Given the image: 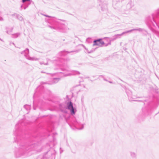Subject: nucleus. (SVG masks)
<instances>
[{"label": "nucleus", "instance_id": "nucleus-1", "mask_svg": "<svg viewBox=\"0 0 159 159\" xmlns=\"http://www.w3.org/2000/svg\"><path fill=\"white\" fill-rule=\"evenodd\" d=\"M35 144H32L28 146L23 145L20 144L19 147L16 149L15 154V157L19 158L24 156L27 157L31 155L30 152L31 151L33 150Z\"/></svg>", "mask_w": 159, "mask_h": 159}, {"label": "nucleus", "instance_id": "nucleus-2", "mask_svg": "<svg viewBox=\"0 0 159 159\" xmlns=\"http://www.w3.org/2000/svg\"><path fill=\"white\" fill-rule=\"evenodd\" d=\"M126 92L128 96L129 99L130 101H142L140 100H136V99L138 98V97H137L135 95H133V92L131 91V90H126Z\"/></svg>", "mask_w": 159, "mask_h": 159}, {"label": "nucleus", "instance_id": "nucleus-3", "mask_svg": "<svg viewBox=\"0 0 159 159\" xmlns=\"http://www.w3.org/2000/svg\"><path fill=\"white\" fill-rule=\"evenodd\" d=\"M67 108L70 110L71 114L72 115H74L75 114V111L73 107L72 102H68L67 103Z\"/></svg>", "mask_w": 159, "mask_h": 159}, {"label": "nucleus", "instance_id": "nucleus-4", "mask_svg": "<svg viewBox=\"0 0 159 159\" xmlns=\"http://www.w3.org/2000/svg\"><path fill=\"white\" fill-rule=\"evenodd\" d=\"M93 45L101 46L104 44V42L101 39H99L94 41Z\"/></svg>", "mask_w": 159, "mask_h": 159}, {"label": "nucleus", "instance_id": "nucleus-5", "mask_svg": "<svg viewBox=\"0 0 159 159\" xmlns=\"http://www.w3.org/2000/svg\"><path fill=\"white\" fill-rule=\"evenodd\" d=\"M54 152V150L52 149L51 151H49L43 156V158L41 159H47V157L48 155L50 157V155H52Z\"/></svg>", "mask_w": 159, "mask_h": 159}, {"label": "nucleus", "instance_id": "nucleus-6", "mask_svg": "<svg viewBox=\"0 0 159 159\" xmlns=\"http://www.w3.org/2000/svg\"><path fill=\"white\" fill-rule=\"evenodd\" d=\"M129 153L132 158H136L137 154L136 153L133 152H130Z\"/></svg>", "mask_w": 159, "mask_h": 159}, {"label": "nucleus", "instance_id": "nucleus-7", "mask_svg": "<svg viewBox=\"0 0 159 159\" xmlns=\"http://www.w3.org/2000/svg\"><path fill=\"white\" fill-rule=\"evenodd\" d=\"M73 124L74 126L77 127H78V126L80 125V123L76 120H75V121Z\"/></svg>", "mask_w": 159, "mask_h": 159}, {"label": "nucleus", "instance_id": "nucleus-8", "mask_svg": "<svg viewBox=\"0 0 159 159\" xmlns=\"http://www.w3.org/2000/svg\"><path fill=\"white\" fill-rule=\"evenodd\" d=\"M24 107L27 111L30 110L31 108L30 106L28 105H24Z\"/></svg>", "mask_w": 159, "mask_h": 159}, {"label": "nucleus", "instance_id": "nucleus-9", "mask_svg": "<svg viewBox=\"0 0 159 159\" xmlns=\"http://www.w3.org/2000/svg\"><path fill=\"white\" fill-rule=\"evenodd\" d=\"M83 128H84V125H82V127L81 128H78L79 129H82Z\"/></svg>", "mask_w": 159, "mask_h": 159}, {"label": "nucleus", "instance_id": "nucleus-10", "mask_svg": "<svg viewBox=\"0 0 159 159\" xmlns=\"http://www.w3.org/2000/svg\"><path fill=\"white\" fill-rule=\"evenodd\" d=\"M23 2H25L26 1H30V0H22Z\"/></svg>", "mask_w": 159, "mask_h": 159}, {"label": "nucleus", "instance_id": "nucleus-11", "mask_svg": "<svg viewBox=\"0 0 159 159\" xmlns=\"http://www.w3.org/2000/svg\"><path fill=\"white\" fill-rule=\"evenodd\" d=\"M33 109H34V110H35V108L34 107V106L33 107Z\"/></svg>", "mask_w": 159, "mask_h": 159}, {"label": "nucleus", "instance_id": "nucleus-12", "mask_svg": "<svg viewBox=\"0 0 159 159\" xmlns=\"http://www.w3.org/2000/svg\"><path fill=\"white\" fill-rule=\"evenodd\" d=\"M61 148H60V150H61ZM62 152H61V151L60 150V153H61Z\"/></svg>", "mask_w": 159, "mask_h": 159}, {"label": "nucleus", "instance_id": "nucleus-13", "mask_svg": "<svg viewBox=\"0 0 159 159\" xmlns=\"http://www.w3.org/2000/svg\"><path fill=\"white\" fill-rule=\"evenodd\" d=\"M14 139H15V142H16V141L15 140V138H14Z\"/></svg>", "mask_w": 159, "mask_h": 159}, {"label": "nucleus", "instance_id": "nucleus-14", "mask_svg": "<svg viewBox=\"0 0 159 159\" xmlns=\"http://www.w3.org/2000/svg\"><path fill=\"white\" fill-rule=\"evenodd\" d=\"M14 134H15V133L14 132Z\"/></svg>", "mask_w": 159, "mask_h": 159}]
</instances>
